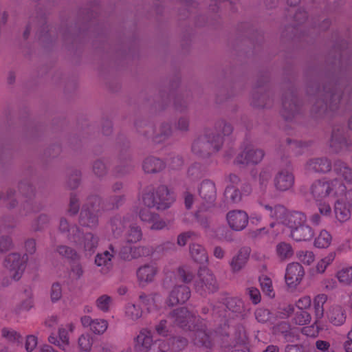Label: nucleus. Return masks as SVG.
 Masks as SVG:
<instances>
[{"label": "nucleus", "instance_id": "20e7f679", "mask_svg": "<svg viewBox=\"0 0 352 352\" xmlns=\"http://www.w3.org/2000/svg\"><path fill=\"white\" fill-rule=\"evenodd\" d=\"M28 257L26 254L11 253L8 254L3 261V266L9 277L14 281L19 280L23 276L26 267Z\"/></svg>", "mask_w": 352, "mask_h": 352}, {"label": "nucleus", "instance_id": "a211bd4d", "mask_svg": "<svg viewBox=\"0 0 352 352\" xmlns=\"http://www.w3.org/2000/svg\"><path fill=\"white\" fill-rule=\"evenodd\" d=\"M331 163L325 157L313 158L308 160L305 168L307 173H327L331 169Z\"/></svg>", "mask_w": 352, "mask_h": 352}, {"label": "nucleus", "instance_id": "338daca9", "mask_svg": "<svg viewBox=\"0 0 352 352\" xmlns=\"http://www.w3.org/2000/svg\"><path fill=\"white\" fill-rule=\"evenodd\" d=\"M192 234L191 232H185L179 234L177 237V244L180 246L185 245Z\"/></svg>", "mask_w": 352, "mask_h": 352}, {"label": "nucleus", "instance_id": "9d476101", "mask_svg": "<svg viewBox=\"0 0 352 352\" xmlns=\"http://www.w3.org/2000/svg\"><path fill=\"white\" fill-rule=\"evenodd\" d=\"M80 322L83 327H89L90 331L95 335L104 334L109 327V322L103 318L92 319L89 316L80 318Z\"/></svg>", "mask_w": 352, "mask_h": 352}, {"label": "nucleus", "instance_id": "f03ea898", "mask_svg": "<svg viewBox=\"0 0 352 352\" xmlns=\"http://www.w3.org/2000/svg\"><path fill=\"white\" fill-rule=\"evenodd\" d=\"M260 205L265 214L273 220L270 223V228L272 229L271 234L274 236L281 233L290 235L293 230L306 221V217L304 214L287 210L281 205H272L263 201L260 203Z\"/></svg>", "mask_w": 352, "mask_h": 352}, {"label": "nucleus", "instance_id": "3c124183", "mask_svg": "<svg viewBox=\"0 0 352 352\" xmlns=\"http://www.w3.org/2000/svg\"><path fill=\"white\" fill-rule=\"evenodd\" d=\"M3 336L12 342H20L21 336L14 330L3 329L2 331Z\"/></svg>", "mask_w": 352, "mask_h": 352}, {"label": "nucleus", "instance_id": "b1692460", "mask_svg": "<svg viewBox=\"0 0 352 352\" xmlns=\"http://www.w3.org/2000/svg\"><path fill=\"white\" fill-rule=\"evenodd\" d=\"M293 239L297 241H309L314 236V231L305 223L297 226L289 235Z\"/></svg>", "mask_w": 352, "mask_h": 352}, {"label": "nucleus", "instance_id": "9b49d317", "mask_svg": "<svg viewBox=\"0 0 352 352\" xmlns=\"http://www.w3.org/2000/svg\"><path fill=\"white\" fill-rule=\"evenodd\" d=\"M276 188L280 191H285L292 188L294 184V177L288 168L278 172L274 179Z\"/></svg>", "mask_w": 352, "mask_h": 352}, {"label": "nucleus", "instance_id": "69168bd1", "mask_svg": "<svg viewBox=\"0 0 352 352\" xmlns=\"http://www.w3.org/2000/svg\"><path fill=\"white\" fill-rule=\"evenodd\" d=\"M105 166L103 162L98 161L96 162L94 165V171L95 174L101 176L105 172Z\"/></svg>", "mask_w": 352, "mask_h": 352}, {"label": "nucleus", "instance_id": "bf43d9fd", "mask_svg": "<svg viewBox=\"0 0 352 352\" xmlns=\"http://www.w3.org/2000/svg\"><path fill=\"white\" fill-rule=\"evenodd\" d=\"M151 228L152 230H162L166 226V223L156 214V219L151 221Z\"/></svg>", "mask_w": 352, "mask_h": 352}, {"label": "nucleus", "instance_id": "7ed1b4c3", "mask_svg": "<svg viewBox=\"0 0 352 352\" xmlns=\"http://www.w3.org/2000/svg\"><path fill=\"white\" fill-rule=\"evenodd\" d=\"M175 201V196L166 186H162L153 191L143 195V202L148 207H156L158 210H164L170 206Z\"/></svg>", "mask_w": 352, "mask_h": 352}, {"label": "nucleus", "instance_id": "4d7b16f0", "mask_svg": "<svg viewBox=\"0 0 352 352\" xmlns=\"http://www.w3.org/2000/svg\"><path fill=\"white\" fill-rule=\"evenodd\" d=\"M248 294L254 304H257L260 302L261 294L258 289L254 287H250L248 289Z\"/></svg>", "mask_w": 352, "mask_h": 352}, {"label": "nucleus", "instance_id": "603ef678", "mask_svg": "<svg viewBox=\"0 0 352 352\" xmlns=\"http://www.w3.org/2000/svg\"><path fill=\"white\" fill-rule=\"evenodd\" d=\"M316 201H320L319 204H318V210L320 212L321 214L324 215V216H329L331 215V207L329 204V203H327L326 201H324V199H322V200H318L316 199H315Z\"/></svg>", "mask_w": 352, "mask_h": 352}, {"label": "nucleus", "instance_id": "5701e85b", "mask_svg": "<svg viewBox=\"0 0 352 352\" xmlns=\"http://www.w3.org/2000/svg\"><path fill=\"white\" fill-rule=\"evenodd\" d=\"M249 254L248 249L243 248L232 257L230 262L232 272H238L244 267L248 260Z\"/></svg>", "mask_w": 352, "mask_h": 352}, {"label": "nucleus", "instance_id": "4468645a", "mask_svg": "<svg viewBox=\"0 0 352 352\" xmlns=\"http://www.w3.org/2000/svg\"><path fill=\"white\" fill-rule=\"evenodd\" d=\"M222 144V138L219 135H214L212 133L200 137L195 140L192 144V149L195 151L200 146H204L207 148L210 147L217 151Z\"/></svg>", "mask_w": 352, "mask_h": 352}, {"label": "nucleus", "instance_id": "7c9ffc66", "mask_svg": "<svg viewBox=\"0 0 352 352\" xmlns=\"http://www.w3.org/2000/svg\"><path fill=\"white\" fill-rule=\"evenodd\" d=\"M164 167V164L160 159L155 157L146 158L143 164V168L145 172L152 173L160 171Z\"/></svg>", "mask_w": 352, "mask_h": 352}, {"label": "nucleus", "instance_id": "6ab92c4d", "mask_svg": "<svg viewBox=\"0 0 352 352\" xmlns=\"http://www.w3.org/2000/svg\"><path fill=\"white\" fill-rule=\"evenodd\" d=\"M334 173H336V176L333 178H324L321 180H331L337 179L338 181L340 183H342L343 185L342 182L340 181V179H342L343 182L351 184L352 183V170L346 166V164L343 162H338L335 164L334 167Z\"/></svg>", "mask_w": 352, "mask_h": 352}, {"label": "nucleus", "instance_id": "79ce46f5", "mask_svg": "<svg viewBox=\"0 0 352 352\" xmlns=\"http://www.w3.org/2000/svg\"><path fill=\"white\" fill-rule=\"evenodd\" d=\"M331 146L335 149H342L348 146L346 138L338 133H333L331 138Z\"/></svg>", "mask_w": 352, "mask_h": 352}, {"label": "nucleus", "instance_id": "e433bc0d", "mask_svg": "<svg viewBox=\"0 0 352 352\" xmlns=\"http://www.w3.org/2000/svg\"><path fill=\"white\" fill-rule=\"evenodd\" d=\"M111 229L115 237L120 236L125 228V221L120 218H115L111 221Z\"/></svg>", "mask_w": 352, "mask_h": 352}, {"label": "nucleus", "instance_id": "c9c22d12", "mask_svg": "<svg viewBox=\"0 0 352 352\" xmlns=\"http://www.w3.org/2000/svg\"><path fill=\"white\" fill-rule=\"evenodd\" d=\"M112 297L103 294L99 296L96 300V306L97 309L103 313H107L110 311L111 308L113 305Z\"/></svg>", "mask_w": 352, "mask_h": 352}, {"label": "nucleus", "instance_id": "ea45409f", "mask_svg": "<svg viewBox=\"0 0 352 352\" xmlns=\"http://www.w3.org/2000/svg\"><path fill=\"white\" fill-rule=\"evenodd\" d=\"M260 284L263 292L270 297L274 296L272 288V283L270 278L267 276H262L259 279Z\"/></svg>", "mask_w": 352, "mask_h": 352}, {"label": "nucleus", "instance_id": "6e6d98bb", "mask_svg": "<svg viewBox=\"0 0 352 352\" xmlns=\"http://www.w3.org/2000/svg\"><path fill=\"white\" fill-rule=\"evenodd\" d=\"M148 253L149 251L147 248L141 246L135 247L134 249H131V256L133 258L146 256Z\"/></svg>", "mask_w": 352, "mask_h": 352}, {"label": "nucleus", "instance_id": "a19ab883", "mask_svg": "<svg viewBox=\"0 0 352 352\" xmlns=\"http://www.w3.org/2000/svg\"><path fill=\"white\" fill-rule=\"evenodd\" d=\"M173 317H175V320L178 324L184 327V322L186 320H190L192 316L190 314L186 309L182 308L179 310H177V312L175 314Z\"/></svg>", "mask_w": 352, "mask_h": 352}, {"label": "nucleus", "instance_id": "c03bdc74", "mask_svg": "<svg viewBox=\"0 0 352 352\" xmlns=\"http://www.w3.org/2000/svg\"><path fill=\"white\" fill-rule=\"evenodd\" d=\"M62 297V287L58 283H55L52 285L50 290V299L52 302H56L60 300Z\"/></svg>", "mask_w": 352, "mask_h": 352}, {"label": "nucleus", "instance_id": "39448f33", "mask_svg": "<svg viewBox=\"0 0 352 352\" xmlns=\"http://www.w3.org/2000/svg\"><path fill=\"white\" fill-rule=\"evenodd\" d=\"M195 289L200 294L215 292L218 288L217 281L208 268H201L195 283Z\"/></svg>", "mask_w": 352, "mask_h": 352}, {"label": "nucleus", "instance_id": "680f3d73", "mask_svg": "<svg viewBox=\"0 0 352 352\" xmlns=\"http://www.w3.org/2000/svg\"><path fill=\"white\" fill-rule=\"evenodd\" d=\"M59 318L56 315H52L48 316L45 321V325L49 328H54L58 323Z\"/></svg>", "mask_w": 352, "mask_h": 352}, {"label": "nucleus", "instance_id": "f704fd0d", "mask_svg": "<svg viewBox=\"0 0 352 352\" xmlns=\"http://www.w3.org/2000/svg\"><path fill=\"white\" fill-rule=\"evenodd\" d=\"M332 241V236L326 230H322L315 239L314 245L318 248L326 249L330 246Z\"/></svg>", "mask_w": 352, "mask_h": 352}, {"label": "nucleus", "instance_id": "5fc2aeb1", "mask_svg": "<svg viewBox=\"0 0 352 352\" xmlns=\"http://www.w3.org/2000/svg\"><path fill=\"white\" fill-rule=\"evenodd\" d=\"M161 300V298L157 295L150 296L146 299V304L148 306L149 311L154 310L158 305V303Z\"/></svg>", "mask_w": 352, "mask_h": 352}, {"label": "nucleus", "instance_id": "0eeeda50", "mask_svg": "<svg viewBox=\"0 0 352 352\" xmlns=\"http://www.w3.org/2000/svg\"><path fill=\"white\" fill-rule=\"evenodd\" d=\"M73 241L85 252H91L98 245V238L90 232H81L78 228H72Z\"/></svg>", "mask_w": 352, "mask_h": 352}, {"label": "nucleus", "instance_id": "a878e982", "mask_svg": "<svg viewBox=\"0 0 352 352\" xmlns=\"http://www.w3.org/2000/svg\"><path fill=\"white\" fill-rule=\"evenodd\" d=\"M125 318L130 322L138 321L142 316V310L139 305L129 302L124 307Z\"/></svg>", "mask_w": 352, "mask_h": 352}, {"label": "nucleus", "instance_id": "ddd939ff", "mask_svg": "<svg viewBox=\"0 0 352 352\" xmlns=\"http://www.w3.org/2000/svg\"><path fill=\"white\" fill-rule=\"evenodd\" d=\"M263 156L262 150L248 147L237 157L236 161L240 164H257L262 160Z\"/></svg>", "mask_w": 352, "mask_h": 352}, {"label": "nucleus", "instance_id": "37998d69", "mask_svg": "<svg viewBox=\"0 0 352 352\" xmlns=\"http://www.w3.org/2000/svg\"><path fill=\"white\" fill-rule=\"evenodd\" d=\"M311 315L307 311L296 312L294 318V322L296 324L305 325L311 322Z\"/></svg>", "mask_w": 352, "mask_h": 352}, {"label": "nucleus", "instance_id": "f257e3e1", "mask_svg": "<svg viewBox=\"0 0 352 352\" xmlns=\"http://www.w3.org/2000/svg\"><path fill=\"white\" fill-rule=\"evenodd\" d=\"M310 192L314 199L322 200L336 198L334 213L340 222L347 221L352 212V189L346 190L345 185L337 179L317 180L311 186Z\"/></svg>", "mask_w": 352, "mask_h": 352}, {"label": "nucleus", "instance_id": "dca6fc26", "mask_svg": "<svg viewBox=\"0 0 352 352\" xmlns=\"http://www.w3.org/2000/svg\"><path fill=\"white\" fill-rule=\"evenodd\" d=\"M199 194L204 201V204L212 205L216 199L214 184L209 180L204 181L199 188Z\"/></svg>", "mask_w": 352, "mask_h": 352}, {"label": "nucleus", "instance_id": "58836bf2", "mask_svg": "<svg viewBox=\"0 0 352 352\" xmlns=\"http://www.w3.org/2000/svg\"><path fill=\"white\" fill-rule=\"evenodd\" d=\"M225 196L228 200H230L232 203L239 201L241 198L240 192L233 186H229L226 188Z\"/></svg>", "mask_w": 352, "mask_h": 352}, {"label": "nucleus", "instance_id": "bb28decb", "mask_svg": "<svg viewBox=\"0 0 352 352\" xmlns=\"http://www.w3.org/2000/svg\"><path fill=\"white\" fill-rule=\"evenodd\" d=\"M336 257V252L331 251L324 255L320 259H319L315 266L316 272L318 274H323L330 266Z\"/></svg>", "mask_w": 352, "mask_h": 352}, {"label": "nucleus", "instance_id": "423d86ee", "mask_svg": "<svg viewBox=\"0 0 352 352\" xmlns=\"http://www.w3.org/2000/svg\"><path fill=\"white\" fill-rule=\"evenodd\" d=\"M74 330V325L69 324L65 327L60 326L58 329L57 334L52 333L48 337V342L58 347L64 352H70L71 342L69 333Z\"/></svg>", "mask_w": 352, "mask_h": 352}, {"label": "nucleus", "instance_id": "f8f14e48", "mask_svg": "<svg viewBox=\"0 0 352 352\" xmlns=\"http://www.w3.org/2000/svg\"><path fill=\"white\" fill-rule=\"evenodd\" d=\"M153 344L152 332L146 328L141 329L134 338V348L139 351H148Z\"/></svg>", "mask_w": 352, "mask_h": 352}, {"label": "nucleus", "instance_id": "e2e57ef3", "mask_svg": "<svg viewBox=\"0 0 352 352\" xmlns=\"http://www.w3.org/2000/svg\"><path fill=\"white\" fill-rule=\"evenodd\" d=\"M289 329V324L285 322H282L277 326L274 327V332L275 333L286 334Z\"/></svg>", "mask_w": 352, "mask_h": 352}, {"label": "nucleus", "instance_id": "864d4df0", "mask_svg": "<svg viewBox=\"0 0 352 352\" xmlns=\"http://www.w3.org/2000/svg\"><path fill=\"white\" fill-rule=\"evenodd\" d=\"M156 332L162 336H166L170 331V327L166 320H161L155 327Z\"/></svg>", "mask_w": 352, "mask_h": 352}, {"label": "nucleus", "instance_id": "1a4fd4ad", "mask_svg": "<svg viewBox=\"0 0 352 352\" xmlns=\"http://www.w3.org/2000/svg\"><path fill=\"white\" fill-rule=\"evenodd\" d=\"M226 220L231 229L235 231H241L247 226L249 217L245 212L234 210L228 212Z\"/></svg>", "mask_w": 352, "mask_h": 352}, {"label": "nucleus", "instance_id": "09e8293b", "mask_svg": "<svg viewBox=\"0 0 352 352\" xmlns=\"http://www.w3.org/2000/svg\"><path fill=\"white\" fill-rule=\"evenodd\" d=\"M311 305V299L307 296L300 298L296 302V306L300 311H306Z\"/></svg>", "mask_w": 352, "mask_h": 352}, {"label": "nucleus", "instance_id": "c85d7f7f", "mask_svg": "<svg viewBox=\"0 0 352 352\" xmlns=\"http://www.w3.org/2000/svg\"><path fill=\"white\" fill-rule=\"evenodd\" d=\"M151 207L146 206L143 199L139 203L136 208V212L138 214L140 219L146 223H151V221L156 219V214L151 212L150 208Z\"/></svg>", "mask_w": 352, "mask_h": 352}, {"label": "nucleus", "instance_id": "052dcab7", "mask_svg": "<svg viewBox=\"0 0 352 352\" xmlns=\"http://www.w3.org/2000/svg\"><path fill=\"white\" fill-rule=\"evenodd\" d=\"M34 305L33 300L29 298L21 302L18 308L19 312L28 311L30 310Z\"/></svg>", "mask_w": 352, "mask_h": 352}, {"label": "nucleus", "instance_id": "f3484780", "mask_svg": "<svg viewBox=\"0 0 352 352\" xmlns=\"http://www.w3.org/2000/svg\"><path fill=\"white\" fill-rule=\"evenodd\" d=\"M157 267L153 263H148L140 267L137 271V277L141 285L152 282L157 273Z\"/></svg>", "mask_w": 352, "mask_h": 352}, {"label": "nucleus", "instance_id": "6e6552de", "mask_svg": "<svg viewBox=\"0 0 352 352\" xmlns=\"http://www.w3.org/2000/svg\"><path fill=\"white\" fill-rule=\"evenodd\" d=\"M304 275V269L299 263H291L286 267L285 275L286 284L291 288H295L300 283Z\"/></svg>", "mask_w": 352, "mask_h": 352}, {"label": "nucleus", "instance_id": "2eb2a0df", "mask_svg": "<svg viewBox=\"0 0 352 352\" xmlns=\"http://www.w3.org/2000/svg\"><path fill=\"white\" fill-rule=\"evenodd\" d=\"M189 297L190 291L187 287L184 285L175 287L170 293L167 303L170 306H174L185 302Z\"/></svg>", "mask_w": 352, "mask_h": 352}, {"label": "nucleus", "instance_id": "13d9d810", "mask_svg": "<svg viewBox=\"0 0 352 352\" xmlns=\"http://www.w3.org/2000/svg\"><path fill=\"white\" fill-rule=\"evenodd\" d=\"M57 251L60 254L67 258H74L76 256V252L67 246H60Z\"/></svg>", "mask_w": 352, "mask_h": 352}, {"label": "nucleus", "instance_id": "412c9836", "mask_svg": "<svg viewBox=\"0 0 352 352\" xmlns=\"http://www.w3.org/2000/svg\"><path fill=\"white\" fill-rule=\"evenodd\" d=\"M328 297L326 294H318L316 296L313 300L314 310V325L317 327L320 326V322L324 316V305L327 301Z\"/></svg>", "mask_w": 352, "mask_h": 352}, {"label": "nucleus", "instance_id": "0e129e2a", "mask_svg": "<svg viewBox=\"0 0 352 352\" xmlns=\"http://www.w3.org/2000/svg\"><path fill=\"white\" fill-rule=\"evenodd\" d=\"M316 346L320 352H329L330 344L327 341L317 340Z\"/></svg>", "mask_w": 352, "mask_h": 352}, {"label": "nucleus", "instance_id": "473e14b6", "mask_svg": "<svg viewBox=\"0 0 352 352\" xmlns=\"http://www.w3.org/2000/svg\"><path fill=\"white\" fill-rule=\"evenodd\" d=\"M276 252L278 257L282 261H285L290 258L294 251L290 244L281 242L276 245Z\"/></svg>", "mask_w": 352, "mask_h": 352}, {"label": "nucleus", "instance_id": "8fccbe9b", "mask_svg": "<svg viewBox=\"0 0 352 352\" xmlns=\"http://www.w3.org/2000/svg\"><path fill=\"white\" fill-rule=\"evenodd\" d=\"M38 344L37 337L34 335H29L25 338V349L28 352L33 351Z\"/></svg>", "mask_w": 352, "mask_h": 352}, {"label": "nucleus", "instance_id": "2f4dec72", "mask_svg": "<svg viewBox=\"0 0 352 352\" xmlns=\"http://www.w3.org/2000/svg\"><path fill=\"white\" fill-rule=\"evenodd\" d=\"M190 253L192 258L197 263L207 262L208 256L206 250L199 244H192L190 247Z\"/></svg>", "mask_w": 352, "mask_h": 352}, {"label": "nucleus", "instance_id": "a18cd8bd", "mask_svg": "<svg viewBox=\"0 0 352 352\" xmlns=\"http://www.w3.org/2000/svg\"><path fill=\"white\" fill-rule=\"evenodd\" d=\"M14 243L11 237L3 236L0 238V254L5 253L12 249Z\"/></svg>", "mask_w": 352, "mask_h": 352}, {"label": "nucleus", "instance_id": "4be33fe9", "mask_svg": "<svg viewBox=\"0 0 352 352\" xmlns=\"http://www.w3.org/2000/svg\"><path fill=\"white\" fill-rule=\"evenodd\" d=\"M171 344L165 340H159L155 342L158 346V351L156 352H166L169 350L174 351L182 349L186 344L185 340H179L175 338H170Z\"/></svg>", "mask_w": 352, "mask_h": 352}, {"label": "nucleus", "instance_id": "aec40b11", "mask_svg": "<svg viewBox=\"0 0 352 352\" xmlns=\"http://www.w3.org/2000/svg\"><path fill=\"white\" fill-rule=\"evenodd\" d=\"M327 318L330 323L335 326H340L345 322L346 313L338 305H333L329 308L326 313Z\"/></svg>", "mask_w": 352, "mask_h": 352}, {"label": "nucleus", "instance_id": "de8ad7c7", "mask_svg": "<svg viewBox=\"0 0 352 352\" xmlns=\"http://www.w3.org/2000/svg\"><path fill=\"white\" fill-rule=\"evenodd\" d=\"M80 223L82 226L92 227L97 223V219L96 218V217L91 216L86 212H82Z\"/></svg>", "mask_w": 352, "mask_h": 352}, {"label": "nucleus", "instance_id": "cd10ccee", "mask_svg": "<svg viewBox=\"0 0 352 352\" xmlns=\"http://www.w3.org/2000/svg\"><path fill=\"white\" fill-rule=\"evenodd\" d=\"M338 282L344 286H352V265L340 269L336 274Z\"/></svg>", "mask_w": 352, "mask_h": 352}, {"label": "nucleus", "instance_id": "774afa93", "mask_svg": "<svg viewBox=\"0 0 352 352\" xmlns=\"http://www.w3.org/2000/svg\"><path fill=\"white\" fill-rule=\"evenodd\" d=\"M25 251L29 254H33L36 251V242L34 239H28L25 243Z\"/></svg>", "mask_w": 352, "mask_h": 352}, {"label": "nucleus", "instance_id": "393cba45", "mask_svg": "<svg viewBox=\"0 0 352 352\" xmlns=\"http://www.w3.org/2000/svg\"><path fill=\"white\" fill-rule=\"evenodd\" d=\"M114 254V251L111 248L105 250L102 253L98 254L95 258V263L98 267H103L104 273H106L111 266V258Z\"/></svg>", "mask_w": 352, "mask_h": 352}, {"label": "nucleus", "instance_id": "72a5a7b5", "mask_svg": "<svg viewBox=\"0 0 352 352\" xmlns=\"http://www.w3.org/2000/svg\"><path fill=\"white\" fill-rule=\"evenodd\" d=\"M142 237V231L138 226H130L124 235V241L129 244L136 243Z\"/></svg>", "mask_w": 352, "mask_h": 352}, {"label": "nucleus", "instance_id": "49530a36", "mask_svg": "<svg viewBox=\"0 0 352 352\" xmlns=\"http://www.w3.org/2000/svg\"><path fill=\"white\" fill-rule=\"evenodd\" d=\"M255 318L258 322L265 323L270 320L271 314L266 309L259 308L255 311Z\"/></svg>", "mask_w": 352, "mask_h": 352}, {"label": "nucleus", "instance_id": "c756f323", "mask_svg": "<svg viewBox=\"0 0 352 352\" xmlns=\"http://www.w3.org/2000/svg\"><path fill=\"white\" fill-rule=\"evenodd\" d=\"M94 343L92 336L88 333L81 334L77 340V347L79 352H91Z\"/></svg>", "mask_w": 352, "mask_h": 352}, {"label": "nucleus", "instance_id": "4c0bfd02", "mask_svg": "<svg viewBox=\"0 0 352 352\" xmlns=\"http://www.w3.org/2000/svg\"><path fill=\"white\" fill-rule=\"evenodd\" d=\"M298 259L304 265H310L315 261V254L309 250H300L296 254Z\"/></svg>", "mask_w": 352, "mask_h": 352}]
</instances>
